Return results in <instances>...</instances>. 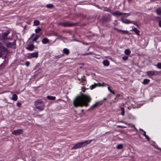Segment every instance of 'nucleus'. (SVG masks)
Segmentation results:
<instances>
[{"mask_svg": "<svg viewBox=\"0 0 161 161\" xmlns=\"http://www.w3.org/2000/svg\"><path fill=\"white\" fill-rule=\"evenodd\" d=\"M91 97L86 95L81 94L80 96L76 97L73 101V104L75 107H86L89 105V103L91 102Z\"/></svg>", "mask_w": 161, "mask_h": 161, "instance_id": "f257e3e1", "label": "nucleus"}, {"mask_svg": "<svg viewBox=\"0 0 161 161\" xmlns=\"http://www.w3.org/2000/svg\"><path fill=\"white\" fill-rule=\"evenodd\" d=\"M36 108L39 111H41L43 110L44 108V103L41 99L36 100L34 102Z\"/></svg>", "mask_w": 161, "mask_h": 161, "instance_id": "f03ea898", "label": "nucleus"}, {"mask_svg": "<svg viewBox=\"0 0 161 161\" xmlns=\"http://www.w3.org/2000/svg\"><path fill=\"white\" fill-rule=\"evenodd\" d=\"M91 142V140H88L77 143L74 145V146L71 147V149H74L82 147L87 144H89Z\"/></svg>", "mask_w": 161, "mask_h": 161, "instance_id": "7ed1b4c3", "label": "nucleus"}, {"mask_svg": "<svg viewBox=\"0 0 161 161\" xmlns=\"http://www.w3.org/2000/svg\"><path fill=\"white\" fill-rule=\"evenodd\" d=\"M9 51L2 45H0V58L3 55H7L9 53Z\"/></svg>", "mask_w": 161, "mask_h": 161, "instance_id": "20e7f679", "label": "nucleus"}, {"mask_svg": "<svg viewBox=\"0 0 161 161\" xmlns=\"http://www.w3.org/2000/svg\"><path fill=\"white\" fill-rule=\"evenodd\" d=\"M6 46L8 48H11L12 49L14 50L16 46V40H14L13 42H8L5 43Z\"/></svg>", "mask_w": 161, "mask_h": 161, "instance_id": "39448f33", "label": "nucleus"}, {"mask_svg": "<svg viewBox=\"0 0 161 161\" xmlns=\"http://www.w3.org/2000/svg\"><path fill=\"white\" fill-rule=\"evenodd\" d=\"M113 14L114 16H121L122 17V18H126L128 16H129L130 15V13H122L119 12V11H117L116 12H114L113 13Z\"/></svg>", "mask_w": 161, "mask_h": 161, "instance_id": "423d86ee", "label": "nucleus"}, {"mask_svg": "<svg viewBox=\"0 0 161 161\" xmlns=\"http://www.w3.org/2000/svg\"><path fill=\"white\" fill-rule=\"evenodd\" d=\"M60 25L64 27H70L75 26V24L70 22H61Z\"/></svg>", "mask_w": 161, "mask_h": 161, "instance_id": "0eeeda50", "label": "nucleus"}, {"mask_svg": "<svg viewBox=\"0 0 161 161\" xmlns=\"http://www.w3.org/2000/svg\"><path fill=\"white\" fill-rule=\"evenodd\" d=\"M9 34L8 32L3 33L2 35H0V40L3 41L4 42H5V40L7 39V37Z\"/></svg>", "mask_w": 161, "mask_h": 161, "instance_id": "6e6552de", "label": "nucleus"}, {"mask_svg": "<svg viewBox=\"0 0 161 161\" xmlns=\"http://www.w3.org/2000/svg\"><path fill=\"white\" fill-rule=\"evenodd\" d=\"M23 132V130L22 129H19L14 130L12 132V134L15 135H19Z\"/></svg>", "mask_w": 161, "mask_h": 161, "instance_id": "1a4fd4ad", "label": "nucleus"}, {"mask_svg": "<svg viewBox=\"0 0 161 161\" xmlns=\"http://www.w3.org/2000/svg\"><path fill=\"white\" fill-rule=\"evenodd\" d=\"M103 103L102 101H98L96 102L95 104L90 107L89 110L93 109L98 107L99 105H101Z\"/></svg>", "mask_w": 161, "mask_h": 161, "instance_id": "9d476101", "label": "nucleus"}, {"mask_svg": "<svg viewBox=\"0 0 161 161\" xmlns=\"http://www.w3.org/2000/svg\"><path fill=\"white\" fill-rule=\"evenodd\" d=\"M38 57V53L36 52L34 53L29 54L27 56L28 58H37Z\"/></svg>", "mask_w": 161, "mask_h": 161, "instance_id": "9b49d317", "label": "nucleus"}, {"mask_svg": "<svg viewBox=\"0 0 161 161\" xmlns=\"http://www.w3.org/2000/svg\"><path fill=\"white\" fill-rule=\"evenodd\" d=\"M157 73V72L156 71H147L146 72L147 74L149 77L156 75L155 73Z\"/></svg>", "mask_w": 161, "mask_h": 161, "instance_id": "f8f14e48", "label": "nucleus"}, {"mask_svg": "<svg viewBox=\"0 0 161 161\" xmlns=\"http://www.w3.org/2000/svg\"><path fill=\"white\" fill-rule=\"evenodd\" d=\"M35 46L33 44H29L28 45L27 47H26V49L28 50L32 51L35 48Z\"/></svg>", "mask_w": 161, "mask_h": 161, "instance_id": "ddd939ff", "label": "nucleus"}, {"mask_svg": "<svg viewBox=\"0 0 161 161\" xmlns=\"http://www.w3.org/2000/svg\"><path fill=\"white\" fill-rule=\"evenodd\" d=\"M101 86L102 85L100 83H94V85H92L90 86V89L92 90L97 86Z\"/></svg>", "mask_w": 161, "mask_h": 161, "instance_id": "4468645a", "label": "nucleus"}, {"mask_svg": "<svg viewBox=\"0 0 161 161\" xmlns=\"http://www.w3.org/2000/svg\"><path fill=\"white\" fill-rule=\"evenodd\" d=\"M121 20L122 22L126 24H129L131 23V21L128 20V19H125L124 20L123 19V18H122L121 19Z\"/></svg>", "mask_w": 161, "mask_h": 161, "instance_id": "2eb2a0df", "label": "nucleus"}, {"mask_svg": "<svg viewBox=\"0 0 161 161\" xmlns=\"http://www.w3.org/2000/svg\"><path fill=\"white\" fill-rule=\"evenodd\" d=\"M63 52L66 55H68L69 53V50L66 48H64L63 50Z\"/></svg>", "mask_w": 161, "mask_h": 161, "instance_id": "dca6fc26", "label": "nucleus"}, {"mask_svg": "<svg viewBox=\"0 0 161 161\" xmlns=\"http://www.w3.org/2000/svg\"><path fill=\"white\" fill-rule=\"evenodd\" d=\"M132 30L136 34V35L139 36H140L139 34L140 31L137 28H134L132 29Z\"/></svg>", "mask_w": 161, "mask_h": 161, "instance_id": "f3484780", "label": "nucleus"}, {"mask_svg": "<svg viewBox=\"0 0 161 161\" xmlns=\"http://www.w3.org/2000/svg\"><path fill=\"white\" fill-rule=\"evenodd\" d=\"M103 64L104 66H107L109 65V62L108 60L106 59L103 61Z\"/></svg>", "mask_w": 161, "mask_h": 161, "instance_id": "a211bd4d", "label": "nucleus"}, {"mask_svg": "<svg viewBox=\"0 0 161 161\" xmlns=\"http://www.w3.org/2000/svg\"><path fill=\"white\" fill-rule=\"evenodd\" d=\"M110 20V17L108 16H105L103 18V20L104 22H108Z\"/></svg>", "mask_w": 161, "mask_h": 161, "instance_id": "6ab92c4d", "label": "nucleus"}, {"mask_svg": "<svg viewBox=\"0 0 161 161\" xmlns=\"http://www.w3.org/2000/svg\"><path fill=\"white\" fill-rule=\"evenodd\" d=\"M42 42L43 44H47L49 42V40L47 38H44L42 40Z\"/></svg>", "mask_w": 161, "mask_h": 161, "instance_id": "aec40b11", "label": "nucleus"}, {"mask_svg": "<svg viewBox=\"0 0 161 161\" xmlns=\"http://www.w3.org/2000/svg\"><path fill=\"white\" fill-rule=\"evenodd\" d=\"M41 34H36V36L34 37L32 40V42H36L37 40L39 38Z\"/></svg>", "mask_w": 161, "mask_h": 161, "instance_id": "412c9836", "label": "nucleus"}, {"mask_svg": "<svg viewBox=\"0 0 161 161\" xmlns=\"http://www.w3.org/2000/svg\"><path fill=\"white\" fill-rule=\"evenodd\" d=\"M150 81L149 79H145L143 80L142 83L144 85H146L148 84L150 82Z\"/></svg>", "mask_w": 161, "mask_h": 161, "instance_id": "4be33fe9", "label": "nucleus"}, {"mask_svg": "<svg viewBox=\"0 0 161 161\" xmlns=\"http://www.w3.org/2000/svg\"><path fill=\"white\" fill-rule=\"evenodd\" d=\"M47 99L50 100H54L56 99L55 97L50 96H47Z\"/></svg>", "mask_w": 161, "mask_h": 161, "instance_id": "5701e85b", "label": "nucleus"}, {"mask_svg": "<svg viewBox=\"0 0 161 161\" xmlns=\"http://www.w3.org/2000/svg\"><path fill=\"white\" fill-rule=\"evenodd\" d=\"M156 12L158 15H160L161 14V8L157 9L156 10Z\"/></svg>", "mask_w": 161, "mask_h": 161, "instance_id": "b1692460", "label": "nucleus"}, {"mask_svg": "<svg viewBox=\"0 0 161 161\" xmlns=\"http://www.w3.org/2000/svg\"><path fill=\"white\" fill-rule=\"evenodd\" d=\"M17 98V96L16 94H14L13 95L12 99L14 101H16Z\"/></svg>", "mask_w": 161, "mask_h": 161, "instance_id": "393cba45", "label": "nucleus"}, {"mask_svg": "<svg viewBox=\"0 0 161 161\" xmlns=\"http://www.w3.org/2000/svg\"><path fill=\"white\" fill-rule=\"evenodd\" d=\"M125 53L126 54L129 55L131 51L129 49H126L125 50Z\"/></svg>", "mask_w": 161, "mask_h": 161, "instance_id": "a878e982", "label": "nucleus"}, {"mask_svg": "<svg viewBox=\"0 0 161 161\" xmlns=\"http://www.w3.org/2000/svg\"><path fill=\"white\" fill-rule=\"evenodd\" d=\"M115 29L116 30L120 32H121L123 34L127 32V31L122 30L120 29H117L116 28H115Z\"/></svg>", "mask_w": 161, "mask_h": 161, "instance_id": "bb28decb", "label": "nucleus"}, {"mask_svg": "<svg viewBox=\"0 0 161 161\" xmlns=\"http://www.w3.org/2000/svg\"><path fill=\"white\" fill-rule=\"evenodd\" d=\"M46 7L48 8H51L53 7L54 6L52 4H47L46 6Z\"/></svg>", "mask_w": 161, "mask_h": 161, "instance_id": "cd10ccee", "label": "nucleus"}, {"mask_svg": "<svg viewBox=\"0 0 161 161\" xmlns=\"http://www.w3.org/2000/svg\"><path fill=\"white\" fill-rule=\"evenodd\" d=\"M40 24V22L38 20H35L34 21V25L37 26Z\"/></svg>", "mask_w": 161, "mask_h": 161, "instance_id": "c85d7f7f", "label": "nucleus"}, {"mask_svg": "<svg viewBox=\"0 0 161 161\" xmlns=\"http://www.w3.org/2000/svg\"><path fill=\"white\" fill-rule=\"evenodd\" d=\"M123 145L122 144H119L116 147V148L119 149H121L123 147Z\"/></svg>", "mask_w": 161, "mask_h": 161, "instance_id": "c756f323", "label": "nucleus"}, {"mask_svg": "<svg viewBox=\"0 0 161 161\" xmlns=\"http://www.w3.org/2000/svg\"><path fill=\"white\" fill-rule=\"evenodd\" d=\"M42 31V29L40 27H38L35 30V32L36 33H38Z\"/></svg>", "mask_w": 161, "mask_h": 161, "instance_id": "7c9ffc66", "label": "nucleus"}, {"mask_svg": "<svg viewBox=\"0 0 161 161\" xmlns=\"http://www.w3.org/2000/svg\"><path fill=\"white\" fill-rule=\"evenodd\" d=\"M120 110L121 111V114L123 115L124 116L125 114V110L124 108L122 107H121L120 108Z\"/></svg>", "mask_w": 161, "mask_h": 161, "instance_id": "2f4dec72", "label": "nucleus"}, {"mask_svg": "<svg viewBox=\"0 0 161 161\" xmlns=\"http://www.w3.org/2000/svg\"><path fill=\"white\" fill-rule=\"evenodd\" d=\"M64 56V54H60V55H58L57 56H55V58H61V57H63V56Z\"/></svg>", "mask_w": 161, "mask_h": 161, "instance_id": "473e14b6", "label": "nucleus"}, {"mask_svg": "<svg viewBox=\"0 0 161 161\" xmlns=\"http://www.w3.org/2000/svg\"><path fill=\"white\" fill-rule=\"evenodd\" d=\"M108 91L112 93L114 95H115V93L114 91L112 90L110 87H108Z\"/></svg>", "mask_w": 161, "mask_h": 161, "instance_id": "72a5a7b5", "label": "nucleus"}, {"mask_svg": "<svg viewBox=\"0 0 161 161\" xmlns=\"http://www.w3.org/2000/svg\"><path fill=\"white\" fill-rule=\"evenodd\" d=\"M128 58V57L127 56H124L122 57V59L126 61L127 60Z\"/></svg>", "mask_w": 161, "mask_h": 161, "instance_id": "f704fd0d", "label": "nucleus"}, {"mask_svg": "<svg viewBox=\"0 0 161 161\" xmlns=\"http://www.w3.org/2000/svg\"><path fill=\"white\" fill-rule=\"evenodd\" d=\"M156 66L158 68L160 69H161V63H158Z\"/></svg>", "mask_w": 161, "mask_h": 161, "instance_id": "c9c22d12", "label": "nucleus"}, {"mask_svg": "<svg viewBox=\"0 0 161 161\" xmlns=\"http://www.w3.org/2000/svg\"><path fill=\"white\" fill-rule=\"evenodd\" d=\"M92 53V52H90L89 53H85L82 54L81 55L82 56H84V55H87L91 54Z\"/></svg>", "mask_w": 161, "mask_h": 161, "instance_id": "e433bc0d", "label": "nucleus"}, {"mask_svg": "<svg viewBox=\"0 0 161 161\" xmlns=\"http://www.w3.org/2000/svg\"><path fill=\"white\" fill-rule=\"evenodd\" d=\"M5 62V61L4 60V62L3 63H2L1 64V66H2V67H4L6 65L8 64V63H6V64H5V63H4V62Z\"/></svg>", "mask_w": 161, "mask_h": 161, "instance_id": "4c0bfd02", "label": "nucleus"}, {"mask_svg": "<svg viewBox=\"0 0 161 161\" xmlns=\"http://www.w3.org/2000/svg\"><path fill=\"white\" fill-rule=\"evenodd\" d=\"M132 23L134 24V25H137V24L136 23V22L134 21H131V23Z\"/></svg>", "mask_w": 161, "mask_h": 161, "instance_id": "58836bf2", "label": "nucleus"}, {"mask_svg": "<svg viewBox=\"0 0 161 161\" xmlns=\"http://www.w3.org/2000/svg\"><path fill=\"white\" fill-rule=\"evenodd\" d=\"M17 106L19 107L20 106H21V104L20 102H18L17 103Z\"/></svg>", "mask_w": 161, "mask_h": 161, "instance_id": "ea45409f", "label": "nucleus"}, {"mask_svg": "<svg viewBox=\"0 0 161 161\" xmlns=\"http://www.w3.org/2000/svg\"><path fill=\"white\" fill-rule=\"evenodd\" d=\"M30 64V62L28 61H26L25 63V65L27 66H28Z\"/></svg>", "mask_w": 161, "mask_h": 161, "instance_id": "a19ab883", "label": "nucleus"}, {"mask_svg": "<svg viewBox=\"0 0 161 161\" xmlns=\"http://www.w3.org/2000/svg\"><path fill=\"white\" fill-rule=\"evenodd\" d=\"M117 127H120L121 128H125L126 127L124 126H121V125H118V126H117Z\"/></svg>", "mask_w": 161, "mask_h": 161, "instance_id": "79ce46f5", "label": "nucleus"}, {"mask_svg": "<svg viewBox=\"0 0 161 161\" xmlns=\"http://www.w3.org/2000/svg\"><path fill=\"white\" fill-rule=\"evenodd\" d=\"M143 134H142L145 137H146L147 136V135L146 134V131H143Z\"/></svg>", "mask_w": 161, "mask_h": 161, "instance_id": "37998d69", "label": "nucleus"}, {"mask_svg": "<svg viewBox=\"0 0 161 161\" xmlns=\"http://www.w3.org/2000/svg\"><path fill=\"white\" fill-rule=\"evenodd\" d=\"M34 34H32L31 37L29 38V40H30L31 39H32L33 38V37L34 36Z\"/></svg>", "mask_w": 161, "mask_h": 161, "instance_id": "c03bdc74", "label": "nucleus"}, {"mask_svg": "<svg viewBox=\"0 0 161 161\" xmlns=\"http://www.w3.org/2000/svg\"><path fill=\"white\" fill-rule=\"evenodd\" d=\"M147 139V140L148 141H149V140H150V138L149 137V136L147 135V136L146 137H145Z\"/></svg>", "mask_w": 161, "mask_h": 161, "instance_id": "a18cd8bd", "label": "nucleus"}, {"mask_svg": "<svg viewBox=\"0 0 161 161\" xmlns=\"http://www.w3.org/2000/svg\"><path fill=\"white\" fill-rule=\"evenodd\" d=\"M158 23L159 26L161 27V20H159L158 21Z\"/></svg>", "mask_w": 161, "mask_h": 161, "instance_id": "49530a36", "label": "nucleus"}, {"mask_svg": "<svg viewBox=\"0 0 161 161\" xmlns=\"http://www.w3.org/2000/svg\"><path fill=\"white\" fill-rule=\"evenodd\" d=\"M80 82L83 83H82V84L84 85V83H85L84 80L82 79L81 81H80Z\"/></svg>", "mask_w": 161, "mask_h": 161, "instance_id": "de8ad7c7", "label": "nucleus"}, {"mask_svg": "<svg viewBox=\"0 0 161 161\" xmlns=\"http://www.w3.org/2000/svg\"><path fill=\"white\" fill-rule=\"evenodd\" d=\"M132 127H134L136 130H137V129L135 127V126L134 125H132Z\"/></svg>", "mask_w": 161, "mask_h": 161, "instance_id": "09e8293b", "label": "nucleus"}, {"mask_svg": "<svg viewBox=\"0 0 161 161\" xmlns=\"http://www.w3.org/2000/svg\"><path fill=\"white\" fill-rule=\"evenodd\" d=\"M120 96V95L119 94H117L116 96V97H119Z\"/></svg>", "mask_w": 161, "mask_h": 161, "instance_id": "8fccbe9b", "label": "nucleus"}, {"mask_svg": "<svg viewBox=\"0 0 161 161\" xmlns=\"http://www.w3.org/2000/svg\"><path fill=\"white\" fill-rule=\"evenodd\" d=\"M140 130L142 131V132L144 131V130H143L142 129H141V128H140Z\"/></svg>", "mask_w": 161, "mask_h": 161, "instance_id": "3c124183", "label": "nucleus"}, {"mask_svg": "<svg viewBox=\"0 0 161 161\" xmlns=\"http://www.w3.org/2000/svg\"><path fill=\"white\" fill-rule=\"evenodd\" d=\"M107 100V99H106V98H104L103 99V100Z\"/></svg>", "mask_w": 161, "mask_h": 161, "instance_id": "603ef678", "label": "nucleus"}, {"mask_svg": "<svg viewBox=\"0 0 161 161\" xmlns=\"http://www.w3.org/2000/svg\"><path fill=\"white\" fill-rule=\"evenodd\" d=\"M6 55H5V56H4V59H5V58H6Z\"/></svg>", "mask_w": 161, "mask_h": 161, "instance_id": "864d4df0", "label": "nucleus"}, {"mask_svg": "<svg viewBox=\"0 0 161 161\" xmlns=\"http://www.w3.org/2000/svg\"><path fill=\"white\" fill-rule=\"evenodd\" d=\"M82 91L83 92H85V90H82Z\"/></svg>", "mask_w": 161, "mask_h": 161, "instance_id": "5fc2aeb1", "label": "nucleus"}, {"mask_svg": "<svg viewBox=\"0 0 161 161\" xmlns=\"http://www.w3.org/2000/svg\"><path fill=\"white\" fill-rule=\"evenodd\" d=\"M158 149H160V150H161V148H160H160H158Z\"/></svg>", "mask_w": 161, "mask_h": 161, "instance_id": "6e6d98bb", "label": "nucleus"}, {"mask_svg": "<svg viewBox=\"0 0 161 161\" xmlns=\"http://www.w3.org/2000/svg\"><path fill=\"white\" fill-rule=\"evenodd\" d=\"M116 98H117V97H116L114 98V99H115V100H116Z\"/></svg>", "mask_w": 161, "mask_h": 161, "instance_id": "4d7b16f0", "label": "nucleus"}, {"mask_svg": "<svg viewBox=\"0 0 161 161\" xmlns=\"http://www.w3.org/2000/svg\"><path fill=\"white\" fill-rule=\"evenodd\" d=\"M0 45H2V43L0 42Z\"/></svg>", "mask_w": 161, "mask_h": 161, "instance_id": "13d9d810", "label": "nucleus"}, {"mask_svg": "<svg viewBox=\"0 0 161 161\" xmlns=\"http://www.w3.org/2000/svg\"><path fill=\"white\" fill-rule=\"evenodd\" d=\"M33 161H35V160H33Z\"/></svg>", "mask_w": 161, "mask_h": 161, "instance_id": "bf43d9fd", "label": "nucleus"}]
</instances>
